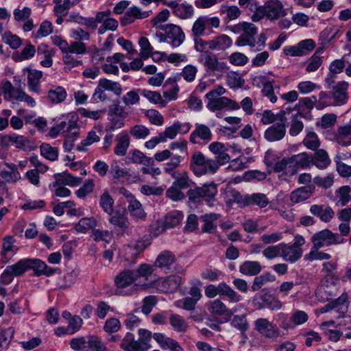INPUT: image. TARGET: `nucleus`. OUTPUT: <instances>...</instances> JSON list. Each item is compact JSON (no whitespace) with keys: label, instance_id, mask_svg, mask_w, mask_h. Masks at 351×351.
<instances>
[{"label":"nucleus","instance_id":"1","mask_svg":"<svg viewBox=\"0 0 351 351\" xmlns=\"http://www.w3.org/2000/svg\"><path fill=\"white\" fill-rule=\"evenodd\" d=\"M209 150L215 155V159L206 158L200 152H195L191 156V169L194 174L202 176L205 174L215 173L219 167L230 161V156L227 153L228 149L220 142H213L208 146Z\"/></svg>","mask_w":351,"mask_h":351},{"label":"nucleus","instance_id":"2","mask_svg":"<svg viewBox=\"0 0 351 351\" xmlns=\"http://www.w3.org/2000/svg\"><path fill=\"white\" fill-rule=\"evenodd\" d=\"M226 93V89L221 86L213 89L206 95L208 99L206 107L212 112L220 111L223 109L238 110L240 106L234 101L226 97H221Z\"/></svg>","mask_w":351,"mask_h":351},{"label":"nucleus","instance_id":"3","mask_svg":"<svg viewBox=\"0 0 351 351\" xmlns=\"http://www.w3.org/2000/svg\"><path fill=\"white\" fill-rule=\"evenodd\" d=\"M217 193V185L214 183H210L204 184L202 186L190 189L187 191V196L191 202L201 204L203 201H205L211 205L215 201Z\"/></svg>","mask_w":351,"mask_h":351},{"label":"nucleus","instance_id":"4","mask_svg":"<svg viewBox=\"0 0 351 351\" xmlns=\"http://www.w3.org/2000/svg\"><path fill=\"white\" fill-rule=\"evenodd\" d=\"M234 32H242L236 40V45L239 47L249 46L254 49L256 46V36L258 33L256 26L251 23L243 22L234 26Z\"/></svg>","mask_w":351,"mask_h":351},{"label":"nucleus","instance_id":"5","mask_svg":"<svg viewBox=\"0 0 351 351\" xmlns=\"http://www.w3.org/2000/svg\"><path fill=\"white\" fill-rule=\"evenodd\" d=\"M205 295L209 298H214L219 295L221 297L227 298L230 303H237L243 299L241 295L224 282L219 283L217 286L208 285L205 288Z\"/></svg>","mask_w":351,"mask_h":351},{"label":"nucleus","instance_id":"6","mask_svg":"<svg viewBox=\"0 0 351 351\" xmlns=\"http://www.w3.org/2000/svg\"><path fill=\"white\" fill-rule=\"evenodd\" d=\"M311 242L313 245V249H319L324 246L343 243L344 239L329 229H324L314 234L311 237Z\"/></svg>","mask_w":351,"mask_h":351},{"label":"nucleus","instance_id":"7","mask_svg":"<svg viewBox=\"0 0 351 351\" xmlns=\"http://www.w3.org/2000/svg\"><path fill=\"white\" fill-rule=\"evenodd\" d=\"M136 281L132 269H125L120 272L115 278L114 282L117 287V294L122 295H130L133 294L138 288V285H134L130 289L124 291L123 289L132 285Z\"/></svg>","mask_w":351,"mask_h":351},{"label":"nucleus","instance_id":"8","mask_svg":"<svg viewBox=\"0 0 351 351\" xmlns=\"http://www.w3.org/2000/svg\"><path fill=\"white\" fill-rule=\"evenodd\" d=\"M239 307H243V305H238L229 309L222 301L216 299L210 302L208 309L214 317L222 318L225 322H228L233 314L238 311Z\"/></svg>","mask_w":351,"mask_h":351},{"label":"nucleus","instance_id":"9","mask_svg":"<svg viewBox=\"0 0 351 351\" xmlns=\"http://www.w3.org/2000/svg\"><path fill=\"white\" fill-rule=\"evenodd\" d=\"M198 61L204 65L208 72H223L226 69V64L219 62L217 55L209 51L202 53L199 56Z\"/></svg>","mask_w":351,"mask_h":351},{"label":"nucleus","instance_id":"10","mask_svg":"<svg viewBox=\"0 0 351 351\" xmlns=\"http://www.w3.org/2000/svg\"><path fill=\"white\" fill-rule=\"evenodd\" d=\"M160 29L167 32L168 44L173 47L180 46L185 40V34L182 28L174 24H167L161 26Z\"/></svg>","mask_w":351,"mask_h":351},{"label":"nucleus","instance_id":"11","mask_svg":"<svg viewBox=\"0 0 351 351\" xmlns=\"http://www.w3.org/2000/svg\"><path fill=\"white\" fill-rule=\"evenodd\" d=\"M257 300H261L263 302V305L259 304V308L266 306L271 310H278L282 307L281 302L271 294V289L268 288L263 289L256 294L253 298V302H255Z\"/></svg>","mask_w":351,"mask_h":351},{"label":"nucleus","instance_id":"12","mask_svg":"<svg viewBox=\"0 0 351 351\" xmlns=\"http://www.w3.org/2000/svg\"><path fill=\"white\" fill-rule=\"evenodd\" d=\"M254 327L256 330L267 338L278 337L280 335L278 327L265 318L257 319Z\"/></svg>","mask_w":351,"mask_h":351},{"label":"nucleus","instance_id":"13","mask_svg":"<svg viewBox=\"0 0 351 351\" xmlns=\"http://www.w3.org/2000/svg\"><path fill=\"white\" fill-rule=\"evenodd\" d=\"M311 155L306 152H302L289 157V162L292 168L290 170V175H294L298 172V169H306L312 166Z\"/></svg>","mask_w":351,"mask_h":351},{"label":"nucleus","instance_id":"14","mask_svg":"<svg viewBox=\"0 0 351 351\" xmlns=\"http://www.w3.org/2000/svg\"><path fill=\"white\" fill-rule=\"evenodd\" d=\"M120 348L124 351H147V345L143 341L136 340L134 334L127 332L121 340Z\"/></svg>","mask_w":351,"mask_h":351},{"label":"nucleus","instance_id":"15","mask_svg":"<svg viewBox=\"0 0 351 351\" xmlns=\"http://www.w3.org/2000/svg\"><path fill=\"white\" fill-rule=\"evenodd\" d=\"M163 4L171 8L173 13L182 19L191 18L194 12L193 6L186 3H179L176 1H163Z\"/></svg>","mask_w":351,"mask_h":351},{"label":"nucleus","instance_id":"16","mask_svg":"<svg viewBox=\"0 0 351 351\" xmlns=\"http://www.w3.org/2000/svg\"><path fill=\"white\" fill-rule=\"evenodd\" d=\"M267 17L271 20H278L287 15L286 9L280 0H269L265 4Z\"/></svg>","mask_w":351,"mask_h":351},{"label":"nucleus","instance_id":"17","mask_svg":"<svg viewBox=\"0 0 351 351\" xmlns=\"http://www.w3.org/2000/svg\"><path fill=\"white\" fill-rule=\"evenodd\" d=\"M176 256L169 250L161 252L157 256L154 266L164 270L166 273L172 271V266L176 263Z\"/></svg>","mask_w":351,"mask_h":351},{"label":"nucleus","instance_id":"18","mask_svg":"<svg viewBox=\"0 0 351 351\" xmlns=\"http://www.w3.org/2000/svg\"><path fill=\"white\" fill-rule=\"evenodd\" d=\"M29 269H32L36 276H51L56 273L57 269L48 266L44 261L38 258H28Z\"/></svg>","mask_w":351,"mask_h":351},{"label":"nucleus","instance_id":"19","mask_svg":"<svg viewBox=\"0 0 351 351\" xmlns=\"http://www.w3.org/2000/svg\"><path fill=\"white\" fill-rule=\"evenodd\" d=\"M152 11H142L141 8L137 6L130 7L125 13V14L121 18L120 22L121 25L125 26L130 24L136 19H143L147 18Z\"/></svg>","mask_w":351,"mask_h":351},{"label":"nucleus","instance_id":"20","mask_svg":"<svg viewBox=\"0 0 351 351\" xmlns=\"http://www.w3.org/2000/svg\"><path fill=\"white\" fill-rule=\"evenodd\" d=\"M212 132L208 126L204 124H195V128L191 134L189 141L193 144L199 143V141L202 140L205 143H208L212 139Z\"/></svg>","mask_w":351,"mask_h":351},{"label":"nucleus","instance_id":"21","mask_svg":"<svg viewBox=\"0 0 351 351\" xmlns=\"http://www.w3.org/2000/svg\"><path fill=\"white\" fill-rule=\"evenodd\" d=\"M310 213L319 219L321 221L328 223L335 216V211L329 206L313 204L310 207Z\"/></svg>","mask_w":351,"mask_h":351},{"label":"nucleus","instance_id":"22","mask_svg":"<svg viewBox=\"0 0 351 351\" xmlns=\"http://www.w3.org/2000/svg\"><path fill=\"white\" fill-rule=\"evenodd\" d=\"M219 217V214L214 213L202 215L199 217L200 221L203 223V225L201 227V232L208 234L215 233L217 230V221Z\"/></svg>","mask_w":351,"mask_h":351},{"label":"nucleus","instance_id":"23","mask_svg":"<svg viewBox=\"0 0 351 351\" xmlns=\"http://www.w3.org/2000/svg\"><path fill=\"white\" fill-rule=\"evenodd\" d=\"M71 133L77 136L79 134V128L77 123L70 120L68 123L62 121L58 125L50 129L49 134L51 137L55 138L61 132Z\"/></svg>","mask_w":351,"mask_h":351},{"label":"nucleus","instance_id":"24","mask_svg":"<svg viewBox=\"0 0 351 351\" xmlns=\"http://www.w3.org/2000/svg\"><path fill=\"white\" fill-rule=\"evenodd\" d=\"M348 83L342 81L338 82L336 85L332 86V96L334 99V104L341 106L344 104L348 99L347 90L348 88Z\"/></svg>","mask_w":351,"mask_h":351},{"label":"nucleus","instance_id":"25","mask_svg":"<svg viewBox=\"0 0 351 351\" xmlns=\"http://www.w3.org/2000/svg\"><path fill=\"white\" fill-rule=\"evenodd\" d=\"M302 255L301 247H294L292 245H288L282 243V252L280 256L286 261L291 263L298 261Z\"/></svg>","mask_w":351,"mask_h":351},{"label":"nucleus","instance_id":"26","mask_svg":"<svg viewBox=\"0 0 351 351\" xmlns=\"http://www.w3.org/2000/svg\"><path fill=\"white\" fill-rule=\"evenodd\" d=\"M315 190V187L313 184L299 187L291 193L290 200L294 204L305 201L312 195Z\"/></svg>","mask_w":351,"mask_h":351},{"label":"nucleus","instance_id":"27","mask_svg":"<svg viewBox=\"0 0 351 351\" xmlns=\"http://www.w3.org/2000/svg\"><path fill=\"white\" fill-rule=\"evenodd\" d=\"M285 134L286 128L284 123H274L265 130L264 136L268 141L274 142L282 139Z\"/></svg>","mask_w":351,"mask_h":351},{"label":"nucleus","instance_id":"28","mask_svg":"<svg viewBox=\"0 0 351 351\" xmlns=\"http://www.w3.org/2000/svg\"><path fill=\"white\" fill-rule=\"evenodd\" d=\"M154 340L164 350H170L171 351H184L180 344L174 339L170 337H166L160 332H156L153 335Z\"/></svg>","mask_w":351,"mask_h":351},{"label":"nucleus","instance_id":"29","mask_svg":"<svg viewBox=\"0 0 351 351\" xmlns=\"http://www.w3.org/2000/svg\"><path fill=\"white\" fill-rule=\"evenodd\" d=\"M54 178L56 180L54 185H67L72 187L78 186L82 182L81 178L73 176L72 174L67 172L56 173Z\"/></svg>","mask_w":351,"mask_h":351},{"label":"nucleus","instance_id":"30","mask_svg":"<svg viewBox=\"0 0 351 351\" xmlns=\"http://www.w3.org/2000/svg\"><path fill=\"white\" fill-rule=\"evenodd\" d=\"M259 79L263 86V95L267 97L271 103H276L277 101V97L274 94V86L276 81L266 75H261Z\"/></svg>","mask_w":351,"mask_h":351},{"label":"nucleus","instance_id":"31","mask_svg":"<svg viewBox=\"0 0 351 351\" xmlns=\"http://www.w3.org/2000/svg\"><path fill=\"white\" fill-rule=\"evenodd\" d=\"M232 44V39L226 34H221L209 40L208 49L213 51H225Z\"/></svg>","mask_w":351,"mask_h":351},{"label":"nucleus","instance_id":"32","mask_svg":"<svg viewBox=\"0 0 351 351\" xmlns=\"http://www.w3.org/2000/svg\"><path fill=\"white\" fill-rule=\"evenodd\" d=\"M335 140L339 144L343 147H348L351 145V125L347 124L339 126L337 131L335 134Z\"/></svg>","mask_w":351,"mask_h":351},{"label":"nucleus","instance_id":"33","mask_svg":"<svg viewBox=\"0 0 351 351\" xmlns=\"http://www.w3.org/2000/svg\"><path fill=\"white\" fill-rule=\"evenodd\" d=\"M312 165H315L319 169L327 168L330 164V159L328 153L323 149L315 150L313 155H311Z\"/></svg>","mask_w":351,"mask_h":351},{"label":"nucleus","instance_id":"34","mask_svg":"<svg viewBox=\"0 0 351 351\" xmlns=\"http://www.w3.org/2000/svg\"><path fill=\"white\" fill-rule=\"evenodd\" d=\"M99 204L104 212L109 215H112L113 214L114 211V200L110 195L108 190H104L100 195Z\"/></svg>","mask_w":351,"mask_h":351},{"label":"nucleus","instance_id":"35","mask_svg":"<svg viewBox=\"0 0 351 351\" xmlns=\"http://www.w3.org/2000/svg\"><path fill=\"white\" fill-rule=\"evenodd\" d=\"M117 143L114 147V154L117 156H123L126 154L130 146V138L126 133H122L116 136Z\"/></svg>","mask_w":351,"mask_h":351},{"label":"nucleus","instance_id":"36","mask_svg":"<svg viewBox=\"0 0 351 351\" xmlns=\"http://www.w3.org/2000/svg\"><path fill=\"white\" fill-rule=\"evenodd\" d=\"M262 267L257 261H246L239 267V271L247 276H255L261 271Z\"/></svg>","mask_w":351,"mask_h":351},{"label":"nucleus","instance_id":"37","mask_svg":"<svg viewBox=\"0 0 351 351\" xmlns=\"http://www.w3.org/2000/svg\"><path fill=\"white\" fill-rule=\"evenodd\" d=\"M66 90L60 86H53L48 91L47 99L52 104H60L66 97Z\"/></svg>","mask_w":351,"mask_h":351},{"label":"nucleus","instance_id":"38","mask_svg":"<svg viewBox=\"0 0 351 351\" xmlns=\"http://www.w3.org/2000/svg\"><path fill=\"white\" fill-rule=\"evenodd\" d=\"M322 271L326 273L324 278L323 279L326 282L331 283L335 285L339 282V277L333 273L337 270V263L334 262H326L323 264Z\"/></svg>","mask_w":351,"mask_h":351},{"label":"nucleus","instance_id":"39","mask_svg":"<svg viewBox=\"0 0 351 351\" xmlns=\"http://www.w3.org/2000/svg\"><path fill=\"white\" fill-rule=\"evenodd\" d=\"M41 71L29 69L27 75L28 86L30 90L38 93L40 92V79L42 77Z\"/></svg>","mask_w":351,"mask_h":351},{"label":"nucleus","instance_id":"40","mask_svg":"<svg viewBox=\"0 0 351 351\" xmlns=\"http://www.w3.org/2000/svg\"><path fill=\"white\" fill-rule=\"evenodd\" d=\"M15 240L13 237L7 236L3 238L2 244V251L1 252L3 262L8 263L9 258L7 256L8 252L15 254L17 252V247L14 245Z\"/></svg>","mask_w":351,"mask_h":351},{"label":"nucleus","instance_id":"41","mask_svg":"<svg viewBox=\"0 0 351 351\" xmlns=\"http://www.w3.org/2000/svg\"><path fill=\"white\" fill-rule=\"evenodd\" d=\"M175 178V181L172 183L175 186L183 190L190 186L191 180L186 171L175 172L170 175Z\"/></svg>","mask_w":351,"mask_h":351},{"label":"nucleus","instance_id":"42","mask_svg":"<svg viewBox=\"0 0 351 351\" xmlns=\"http://www.w3.org/2000/svg\"><path fill=\"white\" fill-rule=\"evenodd\" d=\"M150 245L149 240L139 239L134 242H131L125 247V250L131 254L132 256H136Z\"/></svg>","mask_w":351,"mask_h":351},{"label":"nucleus","instance_id":"43","mask_svg":"<svg viewBox=\"0 0 351 351\" xmlns=\"http://www.w3.org/2000/svg\"><path fill=\"white\" fill-rule=\"evenodd\" d=\"M140 287L143 289L156 287L160 292H171L167 278H159L156 280H152L149 283H144Z\"/></svg>","mask_w":351,"mask_h":351},{"label":"nucleus","instance_id":"44","mask_svg":"<svg viewBox=\"0 0 351 351\" xmlns=\"http://www.w3.org/2000/svg\"><path fill=\"white\" fill-rule=\"evenodd\" d=\"M128 204V209L132 217L137 220L145 219L146 213L144 212L142 204L139 201L134 198L133 199H130Z\"/></svg>","mask_w":351,"mask_h":351},{"label":"nucleus","instance_id":"45","mask_svg":"<svg viewBox=\"0 0 351 351\" xmlns=\"http://www.w3.org/2000/svg\"><path fill=\"white\" fill-rule=\"evenodd\" d=\"M125 114L108 115V123L106 127L107 132H112L116 129L121 128L124 126Z\"/></svg>","mask_w":351,"mask_h":351},{"label":"nucleus","instance_id":"46","mask_svg":"<svg viewBox=\"0 0 351 351\" xmlns=\"http://www.w3.org/2000/svg\"><path fill=\"white\" fill-rule=\"evenodd\" d=\"M232 327L239 330L243 335L250 328L246 314L234 315L230 321Z\"/></svg>","mask_w":351,"mask_h":351},{"label":"nucleus","instance_id":"47","mask_svg":"<svg viewBox=\"0 0 351 351\" xmlns=\"http://www.w3.org/2000/svg\"><path fill=\"white\" fill-rule=\"evenodd\" d=\"M269 202V199L264 193H258L247 195V206L256 205L259 208H265Z\"/></svg>","mask_w":351,"mask_h":351},{"label":"nucleus","instance_id":"48","mask_svg":"<svg viewBox=\"0 0 351 351\" xmlns=\"http://www.w3.org/2000/svg\"><path fill=\"white\" fill-rule=\"evenodd\" d=\"M169 323L173 330L179 332H184L186 331L188 328V324L186 320L178 314L170 315Z\"/></svg>","mask_w":351,"mask_h":351},{"label":"nucleus","instance_id":"49","mask_svg":"<svg viewBox=\"0 0 351 351\" xmlns=\"http://www.w3.org/2000/svg\"><path fill=\"white\" fill-rule=\"evenodd\" d=\"M325 282H326L325 280H322V284L317 289L316 295L317 297H320L322 300H328L330 297L335 295L336 285H333L330 283V285H325Z\"/></svg>","mask_w":351,"mask_h":351},{"label":"nucleus","instance_id":"50","mask_svg":"<svg viewBox=\"0 0 351 351\" xmlns=\"http://www.w3.org/2000/svg\"><path fill=\"white\" fill-rule=\"evenodd\" d=\"M132 271L136 280L141 278L147 280L152 275L154 269L152 265L143 263L141 264L136 269H132Z\"/></svg>","mask_w":351,"mask_h":351},{"label":"nucleus","instance_id":"51","mask_svg":"<svg viewBox=\"0 0 351 351\" xmlns=\"http://www.w3.org/2000/svg\"><path fill=\"white\" fill-rule=\"evenodd\" d=\"M138 308H136L133 312L126 314L123 324L128 330H133L139 326L141 319L137 314H140Z\"/></svg>","mask_w":351,"mask_h":351},{"label":"nucleus","instance_id":"52","mask_svg":"<svg viewBox=\"0 0 351 351\" xmlns=\"http://www.w3.org/2000/svg\"><path fill=\"white\" fill-rule=\"evenodd\" d=\"M28 269V258L21 259L16 263L8 266V271L12 272L14 276H21Z\"/></svg>","mask_w":351,"mask_h":351},{"label":"nucleus","instance_id":"53","mask_svg":"<svg viewBox=\"0 0 351 351\" xmlns=\"http://www.w3.org/2000/svg\"><path fill=\"white\" fill-rule=\"evenodd\" d=\"M275 280V277L270 273H265L261 276H256L253 280L251 289L252 291H258L268 282H273Z\"/></svg>","mask_w":351,"mask_h":351},{"label":"nucleus","instance_id":"54","mask_svg":"<svg viewBox=\"0 0 351 351\" xmlns=\"http://www.w3.org/2000/svg\"><path fill=\"white\" fill-rule=\"evenodd\" d=\"M303 145L308 149L315 151L319 147L321 143L317 135L312 131L308 132L302 141Z\"/></svg>","mask_w":351,"mask_h":351},{"label":"nucleus","instance_id":"55","mask_svg":"<svg viewBox=\"0 0 351 351\" xmlns=\"http://www.w3.org/2000/svg\"><path fill=\"white\" fill-rule=\"evenodd\" d=\"M131 160L134 163L141 164L146 167L152 166L154 164V160L152 158L147 157L139 150H134L132 153Z\"/></svg>","mask_w":351,"mask_h":351},{"label":"nucleus","instance_id":"56","mask_svg":"<svg viewBox=\"0 0 351 351\" xmlns=\"http://www.w3.org/2000/svg\"><path fill=\"white\" fill-rule=\"evenodd\" d=\"M9 142H12L15 144V146L23 150L30 149L32 148V145L29 140L26 137L21 135L12 134L8 136Z\"/></svg>","mask_w":351,"mask_h":351},{"label":"nucleus","instance_id":"57","mask_svg":"<svg viewBox=\"0 0 351 351\" xmlns=\"http://www.w3.org/2000/svg\"><path fill=\"white\" fill-rule=\"evenodd\" d=\"M35 47L32 45L28 44L23 49L21 52L14 53L12 57L15 61L21 62L33 57L35 54Z\"/></svg>","mask_w":351,"mask_h":351},{"label":"nucleus","instance_id":"58","mask_svg":"<svg viewBox=\"0 0 351 351\" xmlns=\"http://www.w3.org/2000/svg\"><path fill=\"white\" fill-rule=\"evenodd\" d=\"M96 226L97 221L93 217H84L75 225V230L78 232L85 233Z\"/></svg>","mask_w":351,"mask_h":351},{"label":"nucleus","instance_id":"59","mask_svg":"<svg viewBox=\"0 0 351 351\" xmlns=\"http://www.w3.org/2000/svg\"><path fill=\"white\" fill-rule=\"evenodd\" d=\"M2 41L12 49H16L22 45V40L10 31H5L2 36Z\"/></svg>","mask_w":351,"mask_h":351},{"label":"nucleus","instance_id":"60","mask_svg":"<svg viewBox=\"0 0 351 351\" xmlns=\"http://www.w3.org/2000/svg\"><path fill=\"white\" fill-rule=\"evenodd\" d=\"M176 78H169L165 82V84H164L163 87L165 88H167L169 84L171 85V88L170 89L163 92L164 97L168 101L176 99L177 97V94L179 91V87L176 84Z\"/></svg>","mask_w":351,"mask_h":351},{"label":"nucleus","instance_id":"61","mask_svg":"<svg viewBox=\"0 0 351 351\" xmlns=\"http://www.w3.org/2000/svg\"><path fill=\"white\" fill-rule=\"evenodd\" d=\"M109 221L112 225L120 228L123 231H125L130 225L128 217L124 215L119 213H116L109 219Z\"/></svg>","mask_w":351,"mask_h":351},{"label":"nucleus","instance_id":"62","mask_svg":"<svg viewBox=\"0 0 351 351\" xmlns=\"http://www.w3.org/2000/svg\"><path fill=\"white\" fill-rule=\"evenodd\" d=\"M41 155L45 158L54 161L58 157V149L51 147L49 144L43 143L40 147Z\"/></svg>","mask_w":351,"mask_h":351},{"label":"nucleus","instance_id":"63","mask_svg":"<svg viewBox=\"0 0 351 351\" xmlns=\"http://www.w3.org/2000/svg\"><path fill=\"white\" fill-rule=\"evenodd\" d=\"M99 82L100 86L104 88L105 90L111 91L117 96L121 94L122 88L119 82H112L105 78L99 80Z\"/></svg>","mask_w":351,"mask_h":351},{"label":"nucleus","instance_id":"64","mask_svg":"<svg viewBox=\"0 0 351 351\" xmlns=\"http://www.w3.org/2000/svg\"><path fill=\"white\" fill-rule=\"evenodd\" d=\"M169 158L170 160L165 165L164 171L165 173L171 175L172 173L176 172L175 170L180 166L183 157L180 155L171 154Z\"/></svg>","mask_w":351,"mask_h":351}]
</instances>
